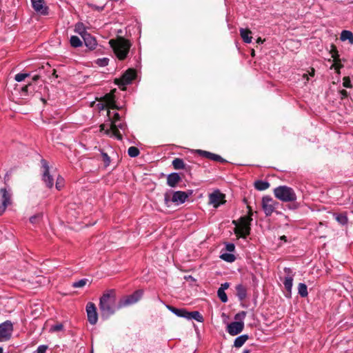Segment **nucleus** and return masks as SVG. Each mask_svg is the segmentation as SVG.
I'll use <instances>...</instances> for the list:
<instances>
[{
    "instance_id": "f257e3e1",
    "label": "nucleus",
    "mask_w": 353,
    "mask_h": 353,
    "mask_svg": "<svg viewBox=\"0 0 353 353\" xmlns=\"http://www.w3.org/2000/svg\"><path fill=\"white\" fill-rule=\"evenodd\" d=\"M99 307L101 317L105 319L113 315L117 310H119L117 304H116L115 290L110 289L103 294L99 299Z\"/></svg>"
},
{
    "instance_id": "f03ea898",
    "label": "nucleus",
    "mask_w": 353,
    "mask_h": 353,
    "mask_svg": "<svg viewBox=\"0 0 353 353\" xmlns=\"http://www.w3.org/2000/svg\"><path fill=\"white\" fill-rule=\"evenodd\" d=\"M109 44L119 60H124L127 57L131 47L130 41L122 37H118L116 39H110Z\"/></svg>"
},
{
    "instance_id": "7ed1b4c3",
    "label": "nucleus",
    "mask_w": 353,
    "mask_h": 353,
    "mask_svg": "<svg viewBox=\"0 0 353 353\" xmlns=\"http://www.w3.org/2000/svg\"><path fill=\"white\" fill-rule=\"evenodd\" d=\"M249 210V215L241 216L239 221H233L232 223L235 225L234 233L236 236L246 238L250 233V223L252 221V212L250 206H248Z\"/></svg>"
},
{
    "instance_id": "20e7f679",
    "label": "nucleus",
    "mask_w": 353,
    "mask_h": 353,
    "mask_svg": "<svg viewBox=\"0 0 353 353\" xmlns=\"http://www.w3.org/2000/svg\"><path fill=\"white\" fill-rule=\"evenodd\" d=\"M275 197L283 202H294L296 200L294 190L286 185H280L274 189Z\"/></svg>"
},
{
    "instance_id": "39448f33",
    "label": "nucleus",
    "mask_w": 353,
    "mask_h": 353,
    "mask_svg": "<svg viewBox=\"0 0 353 353\" xmlns=\"http://www.w3.org/2000/svg\"><path fill=\"white\" fill-rule=\"evenodd\" d=\"M166 307L170 312L179 317L185 318L188 320L194 319L200 323H202L204 321L203 316L199 311L188 312L186 309H179L169 305H168Z\"/></svg>"
},
{
    "instance_id": "423d86ee",
    "label": "nucleus",
    "mask_w": 353,
    "mask_h": 353,
    "mask_svg": "<svg viewBox=\"0 0 353 353\" xmlns=\"http://www.w3.org/2000/svg\"><path fill=\"white\" fill-rule=\"evenodd\" d=\"M142 295L143 291L139 290L129 296L121 298L117 303V308L121 309L137 303L141 298Z\"/></svg>"
},
{
    "instance_id": "0eeeda50",
    "label": "nucleus",
    "mask_w": 353,
    "mask_h": 353,
    "mask_svg": "<svg viewBox=\"0 0 353 353\" xmlns=\"http://www.w3.org/2000/svg\"><path fill=\"white\" fill-rule=\"evenodd\" d=\"M279 204V203L274 201L270 196H265L262 198V208L267 216H271L277 208Z\"/></svg>"
},
{
    "instance_id": "6e6552de",
    "label": "nucleus",
    "mask_w": 353,
    "mask_h": 353,
    "mask_svg": "<svg viewBox=\"0 0 353 353\" xmlns=\"http://www.w3.org/2000/svg\"><path fill=\"white\" fill-rule=\"evenodd\" d=\"M13 323L7 320L0 324V342L9 341L13 332Z\"/></svg>"
},
{
    "instance_id": "1a4fd4ad",
    "label": "nucleus",
    "mask_w": 353,
    "mask_h": 353,
    "mask_svg": "<svg viewBox=\"0 0 353 353\" xmlns=\"http://www.w3.org/2000/svg\"><path fill=\"white\" fill-rule=\"evenodd\" d=\"M137 72L133 68L128 69L119 79H116L114 82L119 86L129 85L136 78Z\"/></svg>"
},
{
    "instance_id": "9d476101",
    "label": "nucleus",
    "mask_w": 353,
    "mask_h": 353,
    "mask_svg": "<svg viewBox=\"0 0 353 353\" xmlns=\"http://www.w3.org/2000/svg\"><path fill=\"white\" fill-rule=\"evenodd\" d=\"M41 163L42 165V168L43 169L42 180L45 183L46 187L48 188H52L54 185V179L50 174V167L48 165V163L46 160L42 159L41 160Z\"/></svg>"
},
{
    "instance_id": "9b49d317",
    "label": "nucleus",
    "mask_w": 353,
    "mask_h": 353,
    "mask_svg": "<svg viewBox=\"0 0 353 353\" xmlns=\"http://www.w3.org/2000/svg\"><path fill=\"white\" fill-rule=\"evenodd\" d=\"M0 216L5 212L7 206L11 204V194L6 188L0 189Z\"/></svg>"
},
{
    "instance_id": "f8f14e48",
    "label": "nucleus",
    "mask_w": 353,
    "mask_h": 353,
    "mask_svg": "<svg viewBox=\"0 0 353 353\" xmlns=\"http://www.w3.org/2000/svg\"><path fill=\"white\" fill-rule=\"evenodd\" d=\"M284 272H285V273L287 274V276L285 277L284 281H283V285L287 291V294H286L285 296L287 298H290L291 293H292L294 274H292V269L290 268H285Z\"/></svg>"
},
{
    "instance_id": "ddd939ff",
    "label": "nucleus",
    "mask_w": 353,
    "mask_h": 353,
    "mask_svg": "<svg viewBox=\"0 0 353 353\" xmlns=\"http://www.w3.org/2000/svg\"><path fill=\"white\" fill-rule=\"evenodd\" d=\"M88 320L91 325H95L98 321V314L94 303L89 302L86 305Z\"/></svg>"
},
{
    "instance_id": "4468645a",
    "label": "nucleus",
    "mask_w": 353,
    "mask_h": 353,
    "mask_svg": "<svg viewBox=\"0 0 353 353\" xmlns=\"http://www.w3.org/2000/svg\"><path fill=\"white\" fill-rule=\"evenodd\" d=\"M244 329L243 321H234L227 326V332L231 336H235L240 334Z\"/></svg>"
},
{
    "instance_id": "2eb2a0df",
    "label": "nucleus",
    "mask_w": 353,
    "mask_h": 353,
    "mask_svg": "<svg viewBox=\"0 0 353 353\" xmlns=\"http://www.w3.org/2000/svg\"><path fill=\"white\" fill-rule=\"evenodd\" d=\"M195 153L198 154L199 156H201L202 157L210 159L214 161L221 162V163H226L227 162V161L225 159H224L223 158H222L220 155L208 152V151H205V150H196Z\"/></svg>"
},
{
    "instance_id": "dca6fc26",
    "label": "nucleus",
    "mask_w": 353,
    "mask_h": 353,
    "mask_svg": "<svg viewBox=\"0 0 353 353\" xmlns=\"http://www.w3.org/2000/svg\"><path fill=\"white\" fill-rule=\"evenodd\" d=\"M210 202L214 208L219 207L221 204L225 202L224 200L225 194L221 193L219 190H216L210 194Z\"/></svg>"
},
{
    "instance_id": "f3484780",
    "label": "nucleus",
    "mask_w": 353,
    "mask_h": 353,
    "mask_svg": "<svg viewBox=\"0 0 353 353\" xmlns=\"http://www.w3.org/2000/svg\"><path fill=\"white\" fill-rule=\"evenodd\" d=\"M33 9L42 15L48 14V8L45 6L44 0H31Z\"/></svg>"
},
{
    "instance_id": "a211bd4d",
    "label": "nucleus",
    "mask_w": 353,
    "mask_h": 353,
    "mask_svg": "<svg viewBox=\"0 0 353 353\" xmlns=\"http://www.w3.org/2000/svg\"><path fill=\"white\" fill-rule=\"evenodd\" d=\"M189 194L183 191H176L173 192L171 201L177 205L185 203L186 199L188 198Z\"/></svg>"
},
{
    "instance_id": "6ab92c4d",
    "label": "nucleus",
    "mask_w": 353,
    "mask_h": 353,
    "mask_svg": "<svg viewBox=\"0 0 353 353\" xmlns=\"http://www.w3.org/2000/svg\"><path fill=\"white\" fill-rule=\"evenodd\" d=\"M101 101L105 103V106L108 108L119 110V108L115 103L114 95L113 94L108 93L105 94L101 98Z\"/></svg>"
},
{
    "instance_id": "aec40b11",
    "label": "nucleus",
    "mask_w": 353,
    "mask_h": 353,
    "mask_svg": "<svg viewBox=\"0 0 353 353\" xmlns=\"http://www.w3.org/2000/svg\"><path fill=\"white\" fill-rule=\"evenodd\" d=\"M181 181V177L179 173L172 172L167 176V184L171 187L174 188Z\"/></svg>"
},
{
    "instance_id": "412c9836",
    "label": "nucleus",
    "mask_w": 353,
    "mask_h": 353,
    "mask_svg": "<svg viewBox=\"0 0 353 353\" xmlns=\"http://www.w3.org/2000/svg\"><path fill=\"white\" fill-rule=\"evenodd\" d=\"M85 45L90 50L95 49L97 46V42L94 37L92 36L90 33L85 34L83 37Z\"/></svg>"
},
{
    "instance_id": "4be33fe9",
    "label": "nucleus",
    "mask_w": 353,
    "mask_h": 353,
    "mask_svg": "<svg viewBox=\"0 0 353 353\" xmlns=\"http://www.w3.org/2000/svg\"><path fill=\"white\" fill-rule=\"evenodd\" d=\"M172 165L173 168L175 170L184 169L186 171H190V165L186 166V165L185 164L183 160L182 159H180V158H175L172 161Z\"/></svg>"
},
{
    "instance_id": "5701e85b",
    "label": "nucleus",
    "mask_w": 353,
    "mask_h": 353,
    "mask_svg": "<svg viewBox=\"0 0 353 353\" xmlns=\"http://www.w3.org/2000/svg\"><path fill=\"white\" fill-rule=\"evenodd\" d=\"M105 134H111L112 136L115 137L118 140H122V135L121 134L116 123H111L110 128L105 130Z\"/></svg>"
},
{
    "instance_id": "b1692460",
    "label": "nucleus",
    "mask_w": 353,
    "mask_h": 353,
    "mask_svg": "<svg viewBox=\"0 0 353 353\" xmlns=\"http://www.w3.org/2000/svg\"><path fill=\"white\" fill-rule=\"evenodd\" d=\"M236 296L239 301H243L247 296V288L242 284L236 286Z\"/></svg>"
},
{
    "instance_id": "393cba45",
    "label": "nucleus",
    "mask_w": 353,
    "mask_h": 353,
    "mask_svg": "<svg viewBox=\"0 0 353 353\" xmlns=\"http://www.w3.org/2000/svg\"><path fill=\"white\" fill-rule=\"evenodd\" d=\"M251 34L252 32L249 29H240V35L245 43H250L252 42V37Z\"/></svg>"
},
{
    "instance_id": "a878e982",
    "label": "nucleus",
    "mask_w": 353,
    "mask_h": 353,
    "mask_svg": "<svg viewBox=\"0 0 353 353\" xmlns=\"http://www.w3.org/2000/svg\"><path fill=\"white\" fill-rule=\"evenodd\" d=\"M248 339L249 336L248 334H243L236 337L234 341V347L236 348L242 347Z\"/></svg>"
},
{
    "instance_id": "bb28decb",
    "label": "nucleus",
    "mask_w": 353,
    "mask_h": 353,
    "mask_svg": "<svg viewBox=\"0 0 353 353\" xmlns=\"http://www.w3.org/2000/svg\"><path fill=\"white\" fill-rule=\"evenodd\" d=\"M340 39L343 41H348L350 44H353V34L351 31L343 30Z\"/></svg>"
},
{
    "instance_id": "cd10ccee",
    "label": "nucleus",
    "mask_w": 353,
    "mask_h": 353,
    "mask_svg": "<svg viewBox=\"0 0 353 353\" xmlns=\"http://www.w3.org/2000/svg\"><path fill=\"white\" fill-rule=\"evenodd\" d=\"M270 183L268 181L258 180L254 182V188L260 191L265 190L270 187Z\"/></svg>"
},
{
    "instance_id": "c85d7f7f",
    "label": "nucleus",
    "mask_w": 353,
    "mask_h": 353,
    "mask_svg": "<svg viewBox=\"0 0 353 353\" xmlns=\"http://www.w3.org/2000/svg\"><path fill=\"white\" fill-rule=\"evenodd\" d=\"M74 32L78 33L83 37L85 35V34H88V32L86 31L85 27L84 24L81 22H79L75 25L74 27Z\"/></svg>"
},
{
    "instance_id": "c756f323",
    "label": "nucleus",
    "mask_w": 353,
    "mask_h": 353,
    "mask_svg": "<svg viewBox=\"0 0 353 353\" xmlns=\"http://www.w3.org/2000/svg\"><path fill=\"white\" fill-rule=\"evenodd\" d=\"M70 46L73 48H79L82 46L83 42L80 39V38L77 36H72L70 39Z\"/></svg>"
},
{
    "instance_id": "7c9ffc66",
    "label": "nucleus",
    "mask_w": 353,
    "mask_h": 353,
    "mask_svg": "<svg viewBox=\"0 0 353 353\" xmlns=\"http://www.w3.org/2000/svg\"><path fill=\"white\" fill-rule=\"evenodd\" d=\"M298 293L303 298L307 296V295H308L307 287L305 283H300L299 284Z\"/></svg>"
},
{
    "instance_id": "2f4dec72",
    "label": "nucleus",
    "mask_w": 353,
    "mask_h": 353,
    "mask_svg": "<svg viewBox=\"0 0 353 353\" xmlns=\"http://www.w3.org/2000/svg\"><path fill=\"white\" fill-rule=\"evenodd\" d=\"M43 218V213L39 212L30 217V222L32 224L39 223Z\"/></svg>"
},
{
    "instance_id": "473e14b6",
    "label": "nucleus",
    "mask_w": 353,
    "mask_h": 353,
    "mask_svg": "<svg viewBox=\"0 0 353 353\" xmlns=\"http://www.w3.org/2000/svg\"><path fill=\"white\" fill-rule=\"evenodd\" d=\"M139 150L134 146H131L128 150V154L130 157H137L139 156Z\"/></svg>"
},
{
    "instance_id": "72a5a7b5",
    "label": "nucleus",
    "mask_w": 353,
    "mask_h": 353,
    "mask_svg": "<svg viewBox=\"0 0 353 353\" xmlns=\"http://www.w3.org/2000/svg\"><path fill=\"white\" fill-rule=\"evenodd\" d=\"M221 258L227 261V262H230V263H232V262H234L236 259V257L234 256V254H230V253H224V254H222L221 255Z\"/></svg>"
},
{
    "instance_id": "f704fd0d",
    "label": "nucleus",
    "mask_w": 353,
    "mask_h": 353,
    "mask_svg": "<svg viewBox=\"0 0 353 353\" xmlns=\"http://www.w3.org/2000/svg\"><path fill=\"white\" fill-rule=\"evenodd\" d=\"M88 282V279H83L78 281H75V282L72 283V286L74 288H83L87 284Z\"/></svg>"
},
{
    "instance_id": "c9c22d12",
    "label": "nucleus",
    "mask_w": 353,
    "mask_h": 353,
    "mask_svg": "<svg viewBox=\"0 0 353 353\" xmlns=\"http://www.w3.org/2000/svg\"><path fill=\"white\" fill-rule=\"evenodd\" d=\"M217 295L220 300L223 303H226L228 300L226 293L222 289H219L217 291Z\"/></svg>"
},
{
    "instance_id": "e433bc0d",
    "label": "nucleus",
    "mask_w": 353,
    "mask_h": 353,
    "mask_svg": "<svg viewBox=\"0 0 353 353\" xmlns=\"http://www.w3.org/2000/svg\"><path fill=\"white\" fill-rule=\"evenodd\" d=\"M332 57L334 59V62L340 61L339 52L335 46H332Z\"/></svg>"
},
{
    "instance_id": "4c0bfd02",
    "label": "nucleus",
    "mask_w": 353,
    "mask_h": 353,
    "mask_svg": "<svg viewBox=\"0 0 353 353\" xmlns=\"http://www.w3.org/2000/svg\"><path fill=\"white\" fill-rule=\"evenodd\" d=\"M108 63H109V59L106 58V57L98 59L96 61V64L100 67L106 66L108 65Z\"/></svg>"
},
{
    "instance_id": "58836bf2",
    "label": "nucleus",
    "mask_w": 353,
    "mask_h": 353,
    "mask_svg": "<svg viewBox=\"0 0 353 353\" xmlns=\"http://www.w3.org/2000/svg\"><path fill=\"white\" fill-rule=\"evenodd\" d=\"M100 151H101V157H102V160L104 162V165L105 167H107L110 165V158L107 153L104 152L102 150H100Z\"/></svg>"
},
{
    "instance_id": "ea45409f",
    "label": "nucleus",
    "mask_w": 353,
    "mask_h": 353,
    "mask_svg": "<svg viewBox=\"0 0 353 353\" xmlns=\"http://www.w3.org/2000/svg\"><path fill=\"white\" fill-rule=\"evenodd\" d=\"M247 312L245 311H241L234 316L235 321H243V319L245 318Z\"/></svg>"
},
{
    "instance_id": "a19ab883",
    "label": "nucleus",
    "mask_w": 353,
    "mask_h": 353,
    "mask_svg": "<svg viewBox=\"0 0 353 353\" xmlns=\"http://www.w3.org/2000/svg\"><path fill=\"white\" fill-rule=\"evenodd\" d=\"M30 74L28 73H18L15 75L14 79L17 82H21V81H23Z\"/></svg>"
},
{
    "instance_id": "79ce46f5",
    "label": "nucleus",
    "mask_w": 353,
    "mask_h": 353,
    "mask_svg": "<svg viewBox=\"0 0 353 353\" xmlns=\"http://www.w3.org/2000/svg\"><path fill=\"white\" fill-rule=\"evenodd\" d=\"M343 85L347 88H352V84L349 77H344L343 79Z\"/></svg>"
},
{
    "instance_id": "37998d69",
    "label": "nucleus",
    "mask_w": 353,
    "mask_h": 353,
    "mask_svg": "<svg viewBox=\"0 0 353 353\" xmlns=\"http://www.w3.org/2000/svg\"><path fill=\"white\" fill-rule=\"evenodd\" d=\"M336 220L342 225H345L347 223V217L344 214L337 215Z\"/></svg>"
},
{
    "instance_id": "c03bdc74",
    "label": "nucleus",
    "mask_w": 353,
    "mask_h": 353,
    "mask_svg": "<svg viewBox=\"0 0 353 353\" xmlns=\"http://www.w3.org/2000/svg\"><path fill=\"white\" fill-rule=\"evenodd\" d=\"M55 186L58 190H60L63 187V179L62 177L59 176L57 178Z\"/></svg>"
},
{
    "instance_id": "a18cd8bd",
    "label": "nucleus",
    "mask_w": 353,
    "mask_h": 353,
    "mask_svg": "<svg viewBox=\"0 0 353 353\" xmlns=\"http://www.w3.org/2000/svg\"><path fill=\"white\" fill-rule=\"evenodd\" d=\"M63 329V325L61 323H58L54 325H52L50 328V330L52 332H59Z\"/></svg>"
},
{
    "instance_id": "49530a36",
    "label": "nucleus",
    "mask_w": 353,
    "mask_h": 353,
    "mask_svg": "<svg viewBox=\"0 0 353 353\" xmlns=\"http://www.w3.org/2000/svg\"><path fill=\"white\" fill-rule=\"evenodd\" d=\"M48 346L46 345H39L34 353H46Z\"/></svg>"
},
{
    "instance_id": "de8ad7c7",
    "label": "nucleus",
    "mask_w": 353,
    "mask_h": 353,
    "mask_svg": "<svg viewBox=\"0 0 353 353\" xmlns=\"http://www.w3.org/2000/svg\"><path fill=\"white\" fill-rule=\"evenodd\" d=\"M32 86H33L32 83H29L28 85L22 87L21 92L23 93L27 94L29 92V90L32 88Z\"/></svg>"
},
{
    "instance_id": "09e8293b",
    "label": "nucleus",
    "mask_w": 353,
    "mask_h": 353,
    "mask_svg": "<svg viewBox=\"0 0 353 353\" xmlns=\"http://www.w3.org/2000/svg\"><path fill=\"white\" fill-rule=\"evenodd\" d=\"M235 249V245L234 243H228L225 245V250L228 252H233Z\"/></svg>"
},
{
    "instance_id": "8fccbe9b",
    "label": "nucleus",
    "mask_w": 353,
    "mask_h": 353,
    "mask_svg": "<svg viewBox=\"0 0 353 353\" xmlns=\"http://www.w3.org/2000/svg\"><path fill=\"white\" fill-rule=\"evenodd\" d=\"M164 201H165V204L168 206H169L170 202L172 201L170 199V195L168 192H166L164 194Z\"/></svg>"
},
{
    "instance_id": "3c124183",
    "label": "nucleus",
    "mask_w": 353,
    "mask_h": 353,
    "mask_svg": "<svg viewBox=\"0 0 353 353\" xmlns=\"http://www.w3.org/2000/svg\"><path fill=\"white\" fill-rule=\"evenodd\" d=\"M120 115L118 112H115L114 114V116H113V119H112V121H111V123H116L117 121H119L120 120Z\"/></svg>"
},
{
    "instance_id": "603ef678",
    "label": "nucleus",
    "mask_w": 353,
    "mask_h": 353,
    "mask_svg": "<svg viewBox=\"0 0 353 353\" xmlns=\"http://www.w3.org/2000/svg\"><path fill=\"white\" fill-rule=\"evenodd\" d=\"M340 94L341 95V99H344L348 97V92L345 90H340Z\"/></svg>"
},
{
    "instance_id": "864d4df0",
    "label": "nucleus",
    "mask_w": 353,
    "mask_h": 353,
    "mask_svg": "<svg viewBox=\"0 0 353 353\" xmlns=\"http://www.w3.org/2000/svg\"><path fill=\"white\" fill-rule=\"evenodd\" d=\"M339 62L340 61L334 62V63L332 65L331 68H334L341 69V68H343V65H342L341 63H339Z\"/></svg>"
},
{
    "instance_id": "5fc2aeb1",
    "label": "nucleus",
    "mask_w": 353,
    "mask_h": 353,
    "mask_svg": "<svg viewBox=\"0 0 353 353\" xmlns=\"http://www.w3.org/2000/svg\"><path fill=\"white\" fill-rule=\"evenodd\" d=\"M229 286H230L229 283L225 282L224 283H222L221 287L219 289H222L223 290L225 291V290H227L229 288Z\"/></svg>"
},
{
    "instance_id": "6e6d98bb",
    "label": "nucleus",
    "mask_w": 353,
    "mask_h": 353,
    "mask_svg": "<svg viewBox=\"0 0 353 353\" xmlns=\"http://www.w3.org/2000/svg\"><path fill=\"white\" fill-rule=\"evenodd\" d=\"M10 172H6L5 176H4V183L7 185L8 181L10 180Z\"/></svg>"
},
{
    "instance_id": "4d7b16f0",
    "label": "nucleus",
    "mask_w": 353,
    "mask_h": 353,
    "mask_svg": "<svg viewBox=\"0 0 353 353\" xmlns=\"http://www.w3.org/2000/svg\"><path fill=\"white\" fill-rule=\"evenodd\" d=\"M125 127H126V125L125 123H119V125H117L118 129L120 128L121 130H124Z\"/></svg>"
},
{
    "instance_id": "13d9d810",
    "label": "nucleus",
    "mask_w": 353,
    "mask_h": 353,
    "mask_svg": "<svg viewBox=\"0 0 353 353\" xmlns=\"http://www.w3.org/2000/svg\"><path fill=\"white\" fill-rule=\"evenodd\" d=\"M40 78V76L39 75H34L33 77H32V83L33 82H36L37 81H38Z\"/></svg>"
},
{
    "instance_id": "bf43d9fd",
    "label": "nucleus",
    "mask_w": 353,
    "mask_h": 353,
    "mask_svg": "<svg viewBox=\"0 0 353 353\" xmlns=\"http://www.w3.org/2000/svg\"><path fill=\"white\" fill-rule=\"evenodd\" d=\"M98 107L99 109H103L104 108V104L103 103H98Z\"/></svg>"
},
{
    "instance_id": "052dcab7",
    "label": "nucleus",
    "mask_w": 353,
    "mask_h": 353,
    "mask_svg": "<svg viewBox=\"0 0 353 353\" xmlns=\"http://www.w3.org/2000/svg\"><path fill=\"white\" fill-rule=\"evenodd\" d=\"M52 75H53L55 78H57V77H58V75L56 74V70H53Z\"/></svg>"
},
{
    "instance_id": "680f3d73",
    "label": "nucleus",
    "mask_w": 353,
    "mask_h": 353,
    "mask_svg": "<svg viewBox=\"0 0 353 353\" xmlns=\"http://www.w3.org/2000/svg\"><path fill=\"white\" fill-rule=\"evenodd\" d=\"M314 68H312V71L310 73V76H314Z\"/></svg>"
},
{
    "instance_id": "e2e57ef3",
    "label": "nucleus",
    "mask_w": 353,
    "mask_h": 353,
    "mask_svg": "<svg viewBox=\"0 0 353 353\" xmlns=\"http://www.w3.org/2000/svg\"><path fill=\"white\" fill-rule=\"evenodd\" d=\"M250 351L249 350H244L243 351V353H250Z\"/></svg>"
},
{
    "instance_id": "0e129e2a",
    "label": "nucleus",
    "mask_w": 353,
    "mask_h": 353,
    "mask_svg": "<svg viewBox=\"0 0 353 353\" xmlns=\"http://www.w3.org/2000/svg\"><path fill=\"white\" fill-rule=\"evenodd\" d=\"M303 78H306V79H307V80H308V77H307V74H304L303 75Z\"/></svg>"
},
{
    "instance_id": "69168bd1",
    "label": "nucleus",
    "mask_w": 353,
    "mask_h": 353,
    "mask_svg": "<svg viewBox=\"0 0 353 353\" xmlns=\"http://www.w3.org/2000/svg\"><path fill=\"white\" fill-rule=\"evenodd\" d=\"M100 128H101V130H104V124H101L100 125Z\"/></svg>"
},
{
    "instance_id": "338daca9",
    "label": "nucleus",
    "mask_w": 353,
    "mask_h": 353,
    "mask_svg": "<svg viewBox=\"0 0 353 353\" xmlns=\"http://www.w3.org/2000/svg\"><path fill=\"white\" fill-rule=\"evenodd\" d=\"M336 70V72L338 73V74H340V69L339 68H334Z\"/></svg>"
},
{
    "instance_id": "774afa93",
    "label": "nucleus",
    "mask_w": 353,
    "mask_h": 353,
    "mask_svg": "<svg viewBox=\"0 0 353 353\" xmlns=\"http://www.w3.org/2000/svg\"><path fill=\"white\" fill-rule=\"evenodd\" d=\"M103 8H104V6H102V7H101V8H97V9H98L99 10H103Z\"/></svg>"
}]
</instances>
